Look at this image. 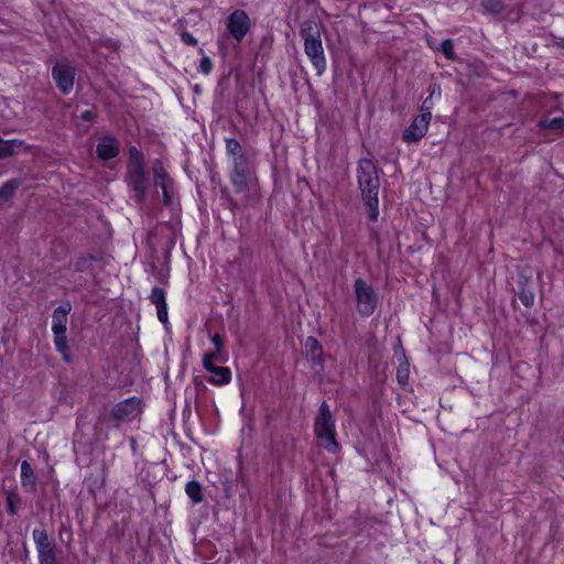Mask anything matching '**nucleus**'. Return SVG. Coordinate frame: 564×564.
Instances as JSON below:
<instances>
[{
    "instance_id": "5",
    "label": "nucleus",
    "mask_w": 564,
    "mask_h": 564,
    "mask_svg": "<svg viewBox=\"0 0 564 564\" xmlns=\"http://www.w3.org/2000/svg\"><path fill=\"white\" fill-rule=\"evenodd\" d=\"M356 311L361 317H370L378 308L379 295L366 280L357 278L354 281Z\"/></svg>"
},
{
    "instance_id": "22",
    "label": "nucleus",
    "mask_w": 564,
    "mask_h": 564,
    "mask_svg": "<svg viewBox=\"0 0 564 564\" xmlns=\"http://www.w3.org/2000/svg\"><path fill=\"white\" fill-rule=\"evenodd\" d=\"M429 45L435 52L442 53L448 61H457V55L454 51V41L446 39L441 42L438 46H433L432 42L429 41Z\"/></svg>"
},
{
    "instance_id": "8",
    "label": "nucleus",
    "mask_w": 564,
    "mask_h": 564,
    "mask_svg": "<svg viewBox=\"0 0 564 564\" xmlns=\"http://www.w3.org/2000/svg\"><path fill=\"white\" fill-rule=\"evenodd\" d=\"M226 28L230 36L240 43L251 28V20L242 9L234 10L226 19Z\"/></svg>"
},
{
    "instance_id": "2",
    "label": "nucleus",
    "mask_w": 564,
    "mask_h": 564,
    "mask_svg": "<svg viewBox=\"0 0 564 564\" xmlns=\"http://www.w3.org/2000/svg\"><path fill=\"white\" fill-rule=\"evenodd\" d=\"M321 23L315 19H308L300 25V36L304 41V52L316 70L322 76L327 68V61L321 39Z\"/></svg>"
},
{
    "instance_id": "35",
    "label": "nucleus",
    "mask_w": 564,
    "mask_h": 564,
    "mask_svg": "<svg viewBox=\"0 0 564 564\" xmlns=\"http://www.w3.org/2000/svg\"><path fill=\"white\" fill-rule=\"evenodd\" d=\"M180 36L184 44L189 46L197 45V40L189 32L183 31Z\"/></svg>"
},
{
    "instance_id": "33",
    "label": "nucleus",
    "mask_w": 564,
    "mask_h": 564,
    "mask_svg": "<svg viewBox=\"0 0 564 564\" xmlns=\"http://www.w3.org/2000/svg\"><path fill=\"white\" fill-rule=\"evenodd\" d=\"M213 69V62L208 56H203L199 63V72L208 75Z\"/></svg>"
},
{
    "instance_id": "15",
    "label": "nucleus",
    "mask_w": 564,
    "mask_h": 564,
    "mask_svg": "<svg viewBox=\"0 0 564 564\" xmlns=\"http://www.w3.org/2000/svg\"><path fill=\"white\" fill-rule=\"evenodd\" d=\"M21 486L28 492H34L36 490V475L28 460L21 463Z\"/></svg>"
},
{
    "instance_id": "41",
    "label": "nucleus",
    "mask_w": 564,
    "mask_h": 564,
    "mask_svg": "<svg viewBox=\"0 0 564 564\" xmlns=\"http://www.w3.org/2000/svg\"><path fill=\"white\" fill-rule=\"evenodd\" d=\"M195 384H196V389H202V390H205L206 387L204 386L203 381H198L197 379H195Z\"/></svg>"
},
{
    "instance_id": "14",
    "label": "nucleus",
    "mask_w": 564,
    "mask_h": 564,
    "mask_svg": "<svg viewBox=\"0 0 564 564\" xmlns=\"http://www.w3.org/2000/svg\"><path fill=\"white\" fill-rule=\"evenodd\" d=\"M152 304L156 306V315L158 319L162 324L167 323V303L165 297V291L160 286H154L151 290V294L149 296Z\"/></svg>"
},
{
    "instance_id": "36",
    "label": "nucleus",
    "mask_w": 564,
    "mask_h": 564,
    "mask_svg": "<svg viewBox=\"0 0 564 564\" xmlns=\"http://www.w3.org/2000/svg\"><path fill=\"white\" fill-rule=\"evenodd\" d=\"M432 95H430L422 104L421 106V113H429L430 120L432 119Z\"/></svg>"
},
{
    "instance_id": "12",
    "label": "nucleus",
    "mask_w": 564,
    "mask_h": 564,
    "mask_svg": "<svg viewBox=\"0 0 564 564\" xmlns=\"http://www.w3.org/2000/svg\"><path fill=\"white\" fill-rule=\"evenodd\" d=\"M96 153L101 161H109L117 158L120 153V145L117 138L111 134L102 135L97 144Z\"/></svg>"
},
{
    "instance_id": "18",
    "label": "nucleus",
    "mask_w": 564,
    "mask_h": 564,
    "mask_svg": "<svg viewBox=\"0 0 564 564\" xmlns=\"http://www.w3.org/2000/svg\"><path fill=\"white\" fill-rule=\"evenodd\" d=\"M225 150L227 156L229 159L237 158L238 155H243L248 152L253 151L252 148H245L240 144V142L235 138H225Z\"/></svg>"
},
{
    "instance_id": "28",
    "label": "nucleus",
    "mask_w": 564,
    "mask_h": 564,
    "mask_svg": "<svg viewBox=\"0 0 564 564\" xmlns=\"http://www.w3.org/2000/svg\"><path fill=\"white\" fill-rule=\"evenodd\" d=\"M153 180L164 178L169 176L164 169L163 162L160 159H155L152 165Z\"/></svg>"
},
{
    "instance_id": "31",
    "label": "nucleus",
    "mask_w": 564,
    "mask_h": 564,
    "mask_svg": "<svg viewBox=\"0 0 564 564\" xmlns=\"http://www.w3.org/2000/svg\"><path fill=\"white\" fill-rule=\"evenodd\" d=\"M484 8L494 13H499L503 9V4L500 0H484Z\"/></svg>"
},
{
    "instance_id": "34",
    "label": "nucleus",
    "mask_w": 564,
    "mask_h": 564,
    "mask_svg": "<svg viewBox=\"0 0 564 564\" xmlns=\"http://www.w3.org/2000/svg\"><path fill=\"white\" fill-rule=\"evenodd\" d=\"M15 496L13 494H8L7 496V511L10 516L17 514V507H15Z\"/></svg>"
},
{
    "instance_id": "23",
    "label": "nucleus",
    "mask_w": 564,
    "mask_h": 564,
    "mask_svg": "<svg viewBox=\"0 0 564 564\" xmlns=\"http://www.w3.org/2000/svg\"><path fill=\"white\" fill-rule=\"evenodd\" d=\"M536 127L541 130L563 131L564 130V116L555 118H543L536 123Z\"/></svg>"
},
{
    "instance_id": "39",
    "label": "nucleus",
    "mask_w": 564,
    "mask_h": 564,
    "mask_svg": "<svg viewBox=\"0 0 564 564\" xmlns=\"http://www.w3.org/2000/svg\"><path fill=\"white\" fill-rule=\"evenodd\" d=\"M80 118L84 121H94L96 118V113L93 110H85L82 112Z\"/></svg>"
},
{
    "instance_id": "13",
    "label": "nucleus",
    "mask_w": 564,
    "mask_h": 564,
    "mask_svg": "<svg viewBox=\"0 0 564 564\" xmlns=\"http://www.w3.org/2000/svg\"><path fill=\"white\" fill-rule=\"evenodd\" d=\"M72 311L70 302L57 306L52 315V332L54 335H64L67 332V315Z\"/></svg>"
},
{
    "instance_id": "17",
    "label": "nucleus",
    "mask_w": 564,
    "mask_h": 564,
    "mask_svg": "<svg viewBox=\"0 0 564 564\" xmlns=\"http://www.w3.org/2000/svg\"><path fill=\"white\" fill-rule=\"evenodd\" d=\"M209 373L212 376L207 381L215 386H225L231 381V370L228 367L216 366Z\"/></svg>"
},
{
    "instance_id": "19",
    "label": "nucleus",
    "mask_w": 564,
    "mask_h": 564,
    "mask_svg": "<svg viewBox=\"0 0 564 564\" xmlns=\"http://www.w3.org/2000/svg\"><path fill=\"white\" fill-rule=\"evenodd\" d=\"M22 145L23 142L20 140H3L0 138V160L13 156Z\"/></svg>"
},
{
    "instance_id": "11",
    "label": "nucleus",
    "mask_w": 564,
    "mask_h": 564,
    "mask_svg": "<svg viewBox=\"0 0 564 564\" xmlns=\"http://www.w3.org/2000/svg\"><path fill=\"white\" fill-rule=\"evenodd\" d=\"M430 115L421 113L416 116L411 124L404 130L402 139L406 143L420 141L427 132L430 126Z\"/></svg>"
},
{
    "instance_id": "10",
    "label": "nucleus",
    "mask_w": 564,
    "mask_h": 564,
    "mask_svg": "<svg viewBox=\"0 0 564 564\" xmlns=\"http://www.w3.org/2000/svg\"><path fill=\"white\" fill-rule=\"evenodd\" d=\"M141 413V399L130 397L118 402L111 410V416L120 422L131 421Z\"/></svg>"
},
{
    "instance_id": "26",
    "label": "nucleus",
    "mask_w": 564,
    "mask_h": 564,
    "mask_svg": "<svg viewBox=\"0 0 564 564\" xmlns=\"http://www.w3.org/2000/svg\"><path fill=\"white\" fill-rule=\"evenodd\" d=\"M153 181H154V185L162 189L164 205H170L172 203L171 191H170L172 180L170 178V176H166L164 178H159V180L155 178Z\"/></svg>"
},
{
    "instance_id": "25",
    "label": "nucleus",
    "mask_w": 564,
    "mask_h": 564,
    "mask_svg": "<svg viewBox=\"0 0 564 564\" xmlns=\"http://www.w3.org/2000/svg\"><path fill=\"white\" fill-rule=\"evenodd\" d=\"M54 345L56 350L62 355L63 360L67 364L72 362V357L68 354L69 346L67 343L66 334L64 335H54Z\"/></svg>"
},
{
    "instance_id": "29",
    "label": "nucleus",
    "mask_w": 564,
    "mask_h": 564,
    "mask_svg": "<svg viewBox=\"0 0 564 564\" xmlns=\"http://www.w3.org/2000/svg\"><path fill=\"white\" fill-rule=\"evenodd\" d=\"M153 180L164 178L169 176L164 169L163 162L160 159H155L152 165Z\"/></svg>"
},
{
    "instance_id": "27",
    "label": "nucleus",
    "mask_w": 564,
    "mask_h": 564,
    "mask_svg": "<svg viewBox=\"0 0 564 564\" xmlns=\"http://www.w3.org/2000/svg\"><path fill=\"white\" fill-rule=\"evenodd\" d=\"M304 347H305V351H306L307 357H310L311 355H315V354H318V352L323 351L322 345L313 336H308L306 338Z\"/></svg>"
},
{
    "instance_id": "24",
    "label": "nucleus",
    "mask_w": 564,
    "mask_h": 564,
    "mask_svg": "<svg viewBox=\"0 0 564 564\" xmlns=\"http://www.w3.org/2000/svg\"><path fill=\"white\" fill-rule=\"evenodd\" d=\"M128 153L129 164L127 170L145 169L144 155L140 149H138L137 147H130Z\"/></svg>"
},
{
    "instance_id": "7",
    "label": "nucleus",
    "mask_w": 564,
    "mask_h": 564,
    "mask_svg": "<svg viewBox=\"0 0 564 564\" xmlns=\"http://www.w3.org/2000/svg\"><path fill=\"white\" fill-rule=\"evenodd\" d=\"M32 536L37 551L39 564H57L55 544L48 539L47 531L44 528L34 529Z\"/></svg>"
},
{
    "instance_id": "32",
    "label": "nucleus",
    "mask_w": 564,
    "mask_h": 564,
    "mask_svg": "<svg viewBox=\"0 0 564 564\" xmlns=\"http://www.w3.org/2000/svg\"><path fill=\"white\" fill-rule=\"evenodd\" d=\"M307 358H308L310 362L312 364L313 368H319L321 370L324 369V354H323V351H321L318 354H315V355H311Z\"/></svg>"
},
{
    "instance_id": "37",
    "label": "nucleus",
    "mask_w": 564,
    "mask_h": 564,
    "mask_svg": "<svg viewBox=\"0 0 564 564\" xmlns=\"http://www.w3.org/2000/svg\"><path fill=\"white\" fill-rule=\"evenodd\" d=\"M214 361L215 360L212 359V356H203V366L206 371L210 372L212 369L216 367Z\"/></svg>"
},
{
    "instance_id": "4",
    "label": "nucleus",
    "mask_w": 564,
    "mask_h": 564,
    "mask_svg": "<svg viewBox=\"0 0 564 564\" xmlns=\"http://www.w3.org/2000/svg\"><path fill=\"white\" fill-rule=\"evenodd\" d=\"M256 154V150H253L230 160L231 171L229 178L236 193H246L249 191V183L254 174Z\"/></svg>"
},
{
    "instance_id": "20",
    "label": "nucleus",
    "mask_w": 564,
    "mask_h": 564,
    "mask_svg": "<svg viewBox=\"0 0 564 564\" xmlns=\"http://www.w3.org/2000/svg\"><path fill=\"white\" fill-rule=\"evenodd\" d=\"M185 492L194 505L203 502V487L199 481L193 479L185 485Z\"/></svg>"
},
{
    "instance_id": "16",
    "label": "nucleus",
    "mask_w": 564,
    "mask_h": 564,
    "mask_svg": "<svg viewBox=\"0 0 564 564\" xmlns=\"http://www.w3.org/2000/svg\"><path fill=\"white\" fill-rule=\"evenodd\" d=\"M529 281H530V279L527 275H523V274L519 275V279H518V286H519L518 296H519V300L521 301V303L524 306L532 307L533 304H534L535 295H534V292L529 288Z\"/></svg>"
},
{
    "instance_id": "42",
    "label": "nucleus",
    "mask_w": 564,
    "mask_h": 564,
    "mask_svg": "<svg viewBox=\"0 0 564 564\" xmlns=\"http://www.w3.org/2000/svg\"><path fill=\"white\" fill-rule=\"evenodd\" d=\"M86 260H79L76 262V270L77 271H82L83 270V267H82V263H85Z\"/></svg>"
},
{
    "instance_id": "1",
    "label": "nucleus",
    "mask_w": 564,
    "mask_h": 564,
    "mask_svg": "<svg viewBox=\"0 0 564 564\" xmlns=\"http://www.w3.org/2000/svg\"><path fill=\"white\" fill-rule=\"evenodd\" d=\"M357 181L362 202L367 208L368 218L377 221L379 216V169L372 160L362 158L357 165Z\"/></svg>"
},
{
    "instance_id": "30",
    "label": "nucleus",
    "mask_w": 564,
    "mask_h": 564,
    "mask_svg": "<svg viewBox=\"0 0 564 564\" xmlns=\"http://www.w3.org/2000/svg\"><path fill=\"white\" fill-rule=\"evenodd\" d=\"M397 380L401 386H406L409 382V365L405 362L400 365L397 370Z\"/></svg>"
},
{
    "instance_id": "3",
    "label": "nucleus",
    "mask_w": 564,
    "mask_h": 564,
    "mask_svg": "<svg viewBox=\"0 0 564 564\" xmlns=\"http://www.w3.org/2000/svg\"><path fill=\"white\" fill-rule=\"evenodd\" d=\"M314 433L322 441V446L328 453H336L339 449L336 441L335 419L326 401H323L318 408L314 423Z\"/></svg>"
},
{
    "instance_id": "6",
    "label": "nucleus",
    "mask_w": 564,
    "mask_h": 564,
    "mask_svg": "<svg viewBox=\"0 0 564 564\" xmlns=\"http://www.w3.org/2000/svg\"><path fill=\"white\" fill-rule=\"evenodd\" d=\"M127 184L131 192V199L137 206H143L150 189V180L145 169L127 170Z\"/></svg>"
},
{
    "instance_id": "40",
    "label": "nucleus",
    "mask_w": 564,
    "mask_h": 564,
    "mask_svg": "<svg viewBox=\"0 0 564 564\" xmlns=\"http://www.w3.org/2000/svg\"><path fill=\"white\" fill-rule=\"evenodd\" d=\"M220 354H221V350H217V348H215L213 351L205 352L204 356H212L213 360H219Z\"/></svg>"
},
{
    "instance_id": "9",
    "label": "nucleus",
    "mask_w": 564,
    "mask_h": 564,
    "mask_svg": "<svg viewBox=\"0 0 564 564\" xmlns=\"http://www.w3.org/2000/svg\"><path fill=\"white\" fill-rule=\"evenodd\" d=\"M75 76V67L67 63L58 62L52 67V78L64 95H68L73 90Z\"/></svg>"
},
{
    "instance_id": "38",
    "label": "nucleus",
    "mask_w": 564,
    "mask_h": 564,
    "mask_svg": "<svg viewBox=\"0 0 564 564\" xmlns=\"http://www.w3.org/2000/svg\"><path fill=\"white\" fill-rule=\"evenodd\" d=\"M210 339L217 350H223L224 343L223 337L219 334H214Z\"/></svg>"
},
{
    "instance_id": "21",
    "label": "nucleus",
    "mask_w": 564,
    "mask_h": 564,
    "mask_svg": "<svg viewBox=\"0 0 564 564\" xmlns=\"http://www.w3.org/2000/svg\"><path fill=\"white\" fill-rule=\"evenodd\" d=\"M21 181L11 178L0 186V204L8 202L20 187Z\"/></svg>"
},
{
    "instance_id": "43",
    "label": "nucleus",
    "mask_w": 564,
    "mask_h": 564,
    "mask_svg": "<svg viewBox=\"0 0 564 564\" xmlns=\"http://www.w3.org/2000/svg\"><path fill=\"white\" fill-rule=\"evenodd\" d=\"M225 492H226V496L229 497V486L225 487Z\"/></svg>"
}]
</instances>
